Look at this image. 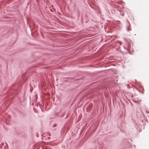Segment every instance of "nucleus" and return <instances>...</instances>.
Returning <instances> with one entry per match:
<instances>
[{"instance_id":"nucleus-1","label":"nucleus","mask_w":149,"mask_h":149,"mask_svg":"<svg viewBox=\"0 0 149 149\" xmlns=\"http://www.w3.org/2000/svg\"><path fill=\"white\" fill-rule=\"evenodd\" d=\"M130 23H128V24H127V26H126V29H127V31H129L131 30V29L130 28Z\"/></svg>"},{"instance_id":"nucleus-2","label":"nucleus","mask_w":149,"mask_h":149,"mask_svg":"<svg viewBox=\"0 0 149 149\" xmlns=\"http://www.w3.org/2000/svg\"><path fill=\"white\" fill-rule=\"evenodd\" d=\"M119 44H122V42L121 41H119Z\"/></svg>"},{"instance_id":"nucleus-3","label":"nucleus","mask_w":149,"mask_h":149,"mask_svg":"<svg viewBox=\"0 0 149 149\" xmlns=\"http://www.w3.org/2000/svg\"><path fill=\"white\" fill-rule=\"evenodd\" d=\"M56 124H54V125H53V127H56Z\"/></svg>"},{"instance_id":"nucleus-4","label":"nucleus","mask_w":149,"mask_h":149,"mask_svg":"<svg viewBox=\"0 0 149 149\" xmlns=\"http://www.w3.org/2000/svg\"><path fill=\"white\" fill-rule=\"evenodd\" d=\"M3 144H4L3 143H2L1 144H2V145H3Z\"/></svg>"},{"instance_id":"nucleus-5","label":"nucleus","mask_w":149,"mask_h":149,"mask_svg":"<svg viewBox=\"0 0 149 149\" xmlns=\"http://www.w3.org/2000/svg\"><path fill=\"white\" fill-rule=\"evenodd\" d=\"M67 117H68V116H66V118H67Z\"/></svg>"},{"instance_id":"nucleus-6","label":"nucleus","mask_w":149,"mask_h":149,"mask_svg":"<svg viewBox=\"0 0 149 149\" xmlns=\"http://www.w3.org/2000/svg\"><path fill=\"white\" fill-rule=\"evenodd\" d=\"M67 117H68V116H66V118H67Z\"/></svg>"},{"instance_id":"nucleus-7","label":"nucleus","mask_w":149,"mask_h":149,"mask_svg":"<svg viewBox=\"0 0 149 149\" xmlns=\"http://www.w3.org/2000/svg\"><path fill=\"white\" fill-rule=\"evenodd\" d=\"M124 48L125 49V47H124Z\"/></svg>"}]
</instances>
